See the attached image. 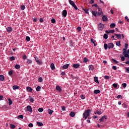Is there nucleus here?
I'll return each mask as SVG.
<instances>
[{"instance_id": "nucleus-30", "label": "nucleus", "mask_w": 129, "mask_h": 129, "mask_svg": "<svg viewBox=\"0 0 129 129\" xmlns=\"http://www.w3.org/2000/svg\"><path fill=\"white\" fill-rule=\"evenodd\" d=\"M89 59H88V58H87L86 57H84L83 59V62L84 63H87V62H89Z\"/></svg>"}, {"instance_id": "nucleus-36", "label": "nucleus", "mask_w": 129, "mask_h": 129, "mask_svg": "<svg viewBox=\"0 0 129 129\" xmlns=\"http://www.w3.org/2000/svg\"><path fill=\"white\" fill-rule=\"evenodd\" d=\"M38 82H40V83L43 82V78L41 77H40L38 78Z\"/></svg>"}, {"instance_id": "nucleus-53", "label": "nucleus", "mask_w": 129, "mask_h": 129, "mask_svg": "<svg viewBox=\"0 0 129 129\" xmlns=\"http://www.w3.org/2000/svg\"><path fill=\"white\" fill-rule=\"evenodd\" d=\"M22 59H23V60H26L27 59V55L26 54L23 55Z\"/></svg>"}, {"instance_id": "nucleus-49", "label": "nucleus", "mask_w": 129, "mask_h": 129, "mask_svg": "<svg viewBox=\"0 0 129 129\" xmlns=\"http://www.w3.org/2000/svg\"><path fill=\"white\" fill-rule=\"evenodd\" d=\"M103 78H104V79H106V80H107V79H109V78H110V77H109V76H104L103 77Z\"/></svg>"}, {"instance_id": "nucleus-7", "label": "nucleus", "mask_w": 129, "mask_h": 129, "mask_svg": "<svg viewBox=\"0 0 129 129\" xmlns=\"http://www.w3.org/2000/svg\"><path fill=\"white\" fill-rule=\"evenodd\" d=\"M55 89L58 91V92H62V88H61V87H60L59 85L56 86Z\"/></svg>"}, {"instance_id": "nucleus-13", "label": "nucleus", "mask_w": 129, "mask_h": 129, "mask_svg": "<svg viewBox=\"0 0 129 129\" xmlns=\"http://www.w3.org/2000/svg\"><path fill=\"white\" fill-rule=\"evenodd\" d=\"M102 20L103 22H107V21H108V18H107V16L104 15L102 17Z\"/></svg>"}, {"instance_id": "nucleus-23", "label": "nucleus", "mask_w": 129, "mask_h": 129, "mask_svg": "<svg viewBox=\"0 0 129 129\" xmlns=\"http://www.w3.org/2000/svg\"><path fill=\"white\" fill-rule=\"evenodd\" d=\"M50 68H51V70H55V64H54V63H52L50 64Z\"/></svg>"}, {"instance_id": "nucleus-26", "label": "nucleus", "mask_w": 129, "mask_h": 129, "mask_svg": "<svg viewBox=\"0 0 129 129\" xmlns=\"http://www.w3.org/2000/svg\"><path fill=\"white\" fill-rule=\"evenodd\" d=\"M70 116H71L72 117H74V116H75V112L72 111L70 113Z\"/></svg>"}, {"instance_id": "nucleus-21", "label": "nucleus", "mask_w": 129, "mask_h": 129, "mask_svg": "<svg viewBox=\"0 0 129 129\" xmlns=\"http://www.w3.org/2000/svg\"><path fill=\"white\" fill-rule=\"evenodd\" d=\"M47 111L49 114H50V115H52V114L54 112V111L52 110H51V109L50 108L47 109Z\"/></svg>"}, {"instance_id": "nucleus-2", "label": "nucleus", "mask_w": 129, "mask_h": 129, "mask_svg": "<svg viewBox=\"0 0 129 129\" xmlns=\"http://www.w3.org/2000/svg\"><path fill=\"white\" fill-rule=\"evenodd\" d=\"M34 58L35 59V61L36 62V63H37V64H38V65H42V64H43V62H42L41 60H39V58H38L37 57H34Z\"/></svg>"}, {"instance_id": "nucleus-42", "label": "nucleus", "mask_w": 129, "mask_h": 129, "mask_svg": "<svg viewBox=\"0 0 129 129\" xmlns=\"http://www.w3.org/2000/svg\"><path fill=\"white\" fill-rule=\"evenodd\" d=\"M14 73V71H13V70H11L9 72L8 74L9 75H10V76H12V75H13V73Z\"/></svg>"}, {"instance_id": "nucleus-17", "label": "nucleus", "mask_w": 129, "mask_h": 129, "mask_svg": "<svg viewBox=\"0 0 129 129\" xmlns=\"http://www.w3.org/2000/svg\"><path fill=\"white\" fill-rule=\"evenodd\" d=\"M89 70L90 71H93L94 70V67L92 65H89Z\"/></svg>"}, {"instance_id": "nucleus-59", "label": "nucleus", "mask_w": 129, "mask_h": 129, "mask_svg": "<svg viewBox=\"0 0 129 129\" xmlns=\"http://www.w3.org/2000/svg\"><path fill=\"white\" fill-rule=\"evenodd\" d=\"M124 57L125 58H128V59H129V54L127 53V54L124 55Z\"/></svg>"}, {"instance_id": "nucleus-47", "label": "nucleus", "mask_w": 129, "mask_h": 129, "mask_svg": "<svg viewBox=\"0 0 129 129\" xmlns=\"http://www.w3.org/2000/svg\"><path fill=\"white\" fill-rule=\"evenodd\" d=\"M122 105L124 108H127V105H126L125 103H123Z\"/></svg>"}, {"instance_id": "nucleus-44", "label": "nucleus", "mask_w": 129, "mask_h": 129, "mask_svg": "<svg viewBox=\"0 0 129 129\" xmlns=\"http://www.w3.org/2000/svg\"><path fill=\"white\" fill-rule=\"evenodd\" d=\"M110 27V28H114V27H115V23H111Z\"/></svg>"}, {"instance_id": "nucleus-45", "label": "nucleus", "mask_w": 129, "mask_h": 129, "mask_svg": "<svg viewBox=\"0 0 129 129\" xmlns=\"http://www.w3.org/2000/svg\"><path fill=\"white\" fill-rule=\"evenodd\" d=\"M26 41H27V42H30V41L31 40V38H30V37L27 36L26 37Z\"/></svg>"}, {"instance_id": "nucleus-5", "label": "nucleus", "mask_w": 129, "mask_h": 129, "mask_svg": "<svg viewBox=\"0 0 129 129\" xmlns=\"http://www.w3.org/2000/svg\"><path fill=\"white\" fill-rule=\"evenodd\" d=\"M26 109L27 111H29V112H30V113H32L33 112V109H32V106L30 105H28L26 107Z\"/></svg>"}, {"instance_id": "nucleus-37", "label": "nucleus", "mask_w": 129, "mask_h": 129, "mask_svg": "<svg viewBox=\"0 0 129 129\" xmlns=\"http://www.w3.org/2000/svg\"><path fill=\"white\" fill-rule=\"evenodd\" d=\"M15 69H20L21 68V66H20L19 64H16L15 66Z\"/></svg>"}, {"instance_id": "nucleus-51", "label": "nucleus", "mask_w": 129, "mask_h": 129, "mask_svg": "<svg viewBox=\"0 0 129 129\" xmlns=\"http://www.w3.org/2000/svg\"><path fill=\"white\" fill-rule=\"evenodd\" d=\"M112 86L114 87V88H117V84H113Z\"/></svg>"}, {"instance_id": "nucleus-28", "label": "nucleus", "mask_w": 129, "mask_h": 129, "mask_svg": "<svg viewBox=\"0 0 129 129\" xmlns=\"http://www.w3.org/2000/svg\"><path fill=\"white\" fill-rule=\"evenodd\" d=\"M94 94H98V93H100V90H95L94 91Z\"/></svg>"}, {"instance_id": "nucleus-34", "label": "nucleus", "mask_w": 129, "mask_h": 129, "mask_svg": "<svg viewBox=\"0 0 129 129\" xmlns=\"http://www.w3.org/2000/svg\"><path fill=\"white\" fill-rule=\"evenodd\" d=\"M36 91H41V86H38L36 88Z\"/></svg>"}, {"instance_id": "nucleus-46", "label": "nucleus", "mask_w": 129, "mask_h": 129, "mask_svg": "<svg viewBox=\"0 0 129 129\" xmlns=\"http://www.w3.org/2000/svg\"><path fill=\"white\" fill-rule=\"evenodd\" d=\"M112 61L115 63V64H117L118 63V61H117L116 60L114 59V58L112 59Z\"/></svg>"}, {"instance_id": "nucleus-8", "label": "nucleus", "mask_w": 129, "mask_h": 129, "mask_svg": "<svg viewBox=\"0 0 129 129\" xmlns=\"http://www.w3.org/2000/svg\"><path fill=\"white\" fill-rule=\"evenodd\" d=\"M6 30L8 33H12L13 32V28L12 27H7Z\"/></svg>"}, {"instance_id": "nucleus-4", "label": "nucleus", "mask_w": 129, "mask_h": 129, "mask_svg": "<svg viewBox=\"0 0 129 129\" xmlns=\"http://www.w3.org/2000/svg\"><path fill=\"white\" fill-rule=\"evenodd\" d=\"M104 29V25L102 23H100L98 24V30L100 31H102Z\"/></svg>"}, {"instance_id": "nucleus-41", "label": "nucleus", "mask_w": 129, "mask_h": 129, "mask_svg": "<svg viewBox=\"0 0 129 129\" xmlns=\"http://www.w3.org/2000/svg\"><path fill=\"white\" fill-rule=\"evenodd\" d=\"M10 128L14 129V128H16V125H15L13 124H10Z\"/></svg>"}, {"instance_id": "nucleus-22", "label": "nucleus", "mask_w": 129, "mask_h": 129, "mask_svg": "<svg viewBox=\"0 0 129 129\" xmlns=\"http://www.w3.org/2000/svg\"><path fill=\"white\" fill-rule=\"evenodd\" d=\"M68 67H69V64H66L62 66V69H68Z\"/></svg>"}, {"instance_id": "nucleus-27", "label": "nucleus", "mask_w": 129, "mask_h": 129, "mask_svg": "<svg viewBox=\"0 0 129 129\" xmlns=\"http://www.w3.org/2000/svg\"><path fill=\"white\" fill-rule=\"evenodd\" d=\"M5 80V76L3 75H0V81H4Z\"/></svg>"}, {"instance_id": "nucleus-10", "label": "nucleus", "mask_w": 129, "mask_h": 129, "mask_svg": "<svg viewBox=\"0 0 129 129\" xmlns=\"http://www.w3.org/2000/svg\"><path fill=\"white\" fill-rule=\"evenodd\" d=\"M96 41L95 40L93 39V38L91 39V43H92V44H94V46L96 47V46H97V43H96Z\"/></svg>"}, {"instance_id": "nucleus-63", "label": "nucleus", "mask_w": 129, "mask_h": 129, "mask_svg": "<svg viewBox=\"0 0 129 129\" xmlns=\"http://www.w3.org/2000/svg\"><path fill=\"white\" fill-rule=\"evenodd\" d=\"M126 73H129V67L125 69Z\"/></svg>"}, {"instance_id": "nucleus-56", "label": "nucleus", "mask_w": 129, "mask_h": 129, "mask_svg": "<svg viewBox=\"0 0 129 129\" xmlns=\"http://www.w3.org/2000/svg\"><path fill=\"white\" fill-rule=\"evenodd\" d=\"M77 30H78V32H81V27H78L77 28Z\"/></svg>"}, {"instance_id": "nucleus-19", "label": "nucleus", "mask_w": 129, "mask_h": 129, "mask_svg": "<svg viewBox=\"0 0 129 129\" xmlns=\"http://www.w3.org/2000/svg\"><path fill=\"white\" fill-rule=\"evenodd\" d=\"M94 81H95L96 83H97V84H99V81H98V78L97 77H94Z\"/></svg>"}, {"instance_id": "nucleus-18", "label": "nucleus", "mask_w": 129, "mask_h": 129, "mask_svg": "<svg viewBox=\"0 0 129 129\" xmlns=\"http://www.w3.org/2000/svg\"><path fill=\"white\" fill-rule=\"evenodd\" d=\"M26 90L28 92H32L33 91V89L31 87H27Z\"/></svg>"}, {"instance_id": "nucleus-39", "label": "nucleus", "mask_w": 129, "mask_h": 129, "mask_svg": "<svg viewBox=\"0 0 129 129\" xmlns=\"http://www.w3.org/2000/svg\"><path fill=\"white\" fill-rule=\"evenodd\" d=\"M104 48L105 49V50H107V48H108V45H107V44L105 43L104 44Z\"/></svg>"}, {"instance_id": "nucleus-54", "label": "nucleus", "mask_w": 129, "mask_h": 129, "mask_svg": "<svg viewBox=\"0 0 129 129\" xmlns=\"http://www.w3.org/2000/svg\"><path fill=\"white\" fill-rule=\"evenodd\" d=\"M10 60L11 61H14V60H16V58L14 57V56H11L10 57Z\"/></svg>"}, {"instance_id": "nucleus-31", "label": "nucleus", "mask_w": 129, "mask_h": 129, "mask_svg": "<svg viewBox=\"0 0 129 129\" xmlns=\"http://www.w3.org/2000/svg\"><path fill=\"white\" fill-rule=\"evenodd\" d=\"M32 62L33 61H32V60L30 59H27L26 62L27 64H32Z\"/></svg>"}, {"instance_id": "nucleus-35", "label": "nucleus", "mask_w": 129, "mask_h": 129, "mask_svg": "<svg viewBox=\"0 0 129 129\" xmlns=\"http://www.w3.org/2000/svg\"><path fill=\"white\" fill-rule=\"evenodd\" d=\"M9 100V105H12V104H13V101H12V99H11L10 98L8 99Z\"/></svg>"}, {"instance_id": "nucleus-48", "label": "nucleus", "mask_w": 129, "mask_h": 129, "mask_svg": "<svg viewBox=\"0 0 129 129\" xmlns=\"http://www.w3.org/2000/svg\"><path fill=\"white\" fill-rule=\"evenodd\" d=\"M116 46H118V47H119V46H121L120 41H117L116 43Z\"/></svg>"}, {"instance_id": "nucleus-50", "label": "nucleus", "mask_w": 129, "mask_h": 129, "mask_svg": "<svg viewBox=\"0 0 129 129\" xmlns=\"http://www.w3.org/2000/svg\"><path fill=\"white\" fill-rule=\"evenodd\" d=\"M121 86L123 87V88H125V87H126V83L122 84Z\"/></svg>"}, {"instance_id": "nucleus-15", "label": "nucleus", "mask_w": 129, "mask_h": 129, "mask_svg": "<svg viewBox=\"0 0 129 129\" xmlns=\"http://www.w3.org/2000/svg\"><path fill=\"white\" fill-rule=\"evenodd\" d=\"M114 47V44L112 43H109L108 45V49H111V48H113Z\"/></svg>"}, {"instance_id": "nucleus-14", "label": "nucleus", "mask_w": 129, "mask_h": 129, "mask_svg": "<svg viewBox=\"0 0 129 129\" xmlns=\"http://www.w3.org/2000/svg\"><path fill=\"white\" fill-rule=\"evenodd\" d=\"M105 33H106V34H113V33H114V30H110L109 31L106 30Z\"/></svg>"}, {"instance_id": "nucleus-33", "label": "nucleus", "mask_w": 129, "mask_h": 129, "mask_svg": "<svg viewBox=\"0 0 129 129\" xmlns=\"http://www.w3.org/2000/svg\"><path fill=\"white\" fill-rule=\"evenodd\" d=\"M69 4L71 5V6H72V7L75 4V3H74V2L72 0H69Z\"/></svg>"}, {"instance_id": "nucleus-32", "label": "nucleus", "mask_w": 129, "mask_h": 129, "mask_svg": "<svg viewBox=\"0 0 129 129\" xmlns=\"http://www.w3.org/2000/svg\"><path fill=\"white\" fill-rule=\"evenodd\" d=\"M126 54H129V49L126 50V51L124 52V51H123L122 55H125Z\"/></svg>"}, {"instance_id": "nucleus-20", "label": "nucleus", "mask_w": 129, "mask_h": 129, "mask_svg": "<svg viewBox=\"0 0 129 129\" xmlns=\"http://www.w3.org/2000/svg\"><path fill=\"white\" fill-rule=\"evenodd\" d=\"M13 89L14 90H17V89H20V86L18 85H14L13 86Z\"/></svg>"}, {"instance_id": "nucleus-43", "label": "nucleus", "mask_w": 129, "mask_h": 129, "mask_svg": "<svg viewBox=\"0 0 129 129\" xmlns=\"http://www.w3.org/2000/svg\"><path fill=\"white\" fill-rule=\"evenodd\" d=\"M39 112H43L44 111V109L43 108H39L38 109Z\"/></svg>"}, {"instance_id": "nucleus-57", "label": "nucleus", "mask_w": 129, "mask_h": 129, "mask_svg": "<svg viewBox=\"0 0 129 129\" xmlns=\"http://www.w3.org/2000/svg\"><path fill=\"white\" fill-rule=\"evenodd\" d=\"M73 8L75 9V10H76L77 11V10H78V8H77V6H76V5H74L73 6Z\"/></svg>"}, {"instance_id": "nucleus-64", "label": "nucleus", "mask_w": 129, "mask_h": 129, "mask_svg": "<svg viewBox=\"0 0 129 129\" xmlns=\"http://www.w3.org/2000/svg\"><path fill=\"white\" fill-rule=\"evenodd\" d=\"M81 99L83 100V99H85V96L83 95H82L81 96Z\"/></svg>"}, {"instance_id": "nucleus-58", "label": "nucleus", "mask_w": 129, "mask_h": 129, "mask_svg": "<svg viewBox=\"0 0 129 129\" xmlns=\"http://www.w3.org/2000/svg\"><path fill=\"white\" fill-rule=\"evenodd\" d=\"M18 118H21L22 119H23V118H24V115H19L18 116Z\"/></svg>"}, {"instance_id": "nucleus-61", "label": "nucleus", "mask_w": 129, "mask_h": 129, "mask_svg": "<svg viewBox=\"0 0 129 129\" xmlns=\"http://www.w3.org/2000/svg\"><path fill=\"white\" fill-rule=\"evenodd\" d=\"M39 22L40 23H43L44 22V20L43 19V18H41L39 19Z\"/></svg>"}, {"instance_id": "nucleus-62", "label": "nucleus", "mask_w": 129, "mask_h": 129, "mask_svg": "<svg viewBox=\"0 0 129 129\" xmlns=\"http://www.w3.org/2000/svg\"><path fill=\"white\" fill-rule=\"evenodd\" d=\"M92 7H95L97 9L98 8V7H99L98 5H97V4H93L92 5Z\"/></svg>"}, {"instance_id": "nucleus-24", "label": "nucleus", "mask_w": 129, "mask_h": 129, "mask_svg": "<svg viewBox=\"0 0 129 129\" xmlns=\"http://www.w3.org/2000/svg\"><path fill=\"white\" fill-rule=\"evenodd\" d=\"M114 35H115V36H116L117 39H121V34H115Z\"/></svg>"}, {"instance_id": "nucleus-16", "label": "nucleus", "mask_w": 129, "mask_h": 129, "mask_svg": "<svg viewBox=\"0 0 129 129\" xmlns=\"http://www.w3.org/2000/svg\"><path fill=\"white\" fill-rule=\"evenodd\" d=\"M34 97H32V96H29V99H28L27 100H29V101H30V102H34L35 101V99L33 98Z\"/></svg>"}, {"instance_id": "nucleus-60", "label": "nucleus", "mask_w": 129, "mask_h": 129, "mask_svg": "<svg viewBox=\"0 0 129 129\" xmlns=\"http://www.w3.org/2000/svg\"><path fill=\"white\" fill-rule=\"evenodd\" d=\"M97 114H99V115H100L102 113V112L101 111H97Z\"/></svg>"}, {"instance_id": "nucleus-11", "label": "nucleus", "mask_w": 129, "mask_h": 129, "mask_svg": "<svg viewBox=\"0 0 129 129\" xmlns=\"http://www.w3.org/2000/svg\"><path fill=\"white\" fill-rule=\"evenodd\" d=\"M105 119H107V116H103V117H102L100 119V121H104V120H105Z\"/></svg>"}, {"instance_id": "nucleus-52", "label": "nucleus", "mask_w": 129, "mask_h": 129, "mask_svg": "<svg viewBox=\"0 0 129 129\" xmlns=\"http://www.w3.org/2000/svg\"><path fill=\"white\" fill-rule=\"evenodd\" d=\"M51 23L52 24H55V23H56V20L55 19H54V18H52L51 19Z\"/></svg>"}, {"instance_id": "nucleus-3", "label": "nucleus", "mask_w": 129, "mask_h": 129, "mask_svg": "<svg viewBox=\"0 0 129 129\" xmlns=\"http://www.w3.org/2000/svg\"><path fill=\"white\" fill-rule=\"evenodd\" d=\"M92 14L94 17H98V16H100V13L97 12V11H92Z\"/></svg>"}, {"instance_id": "nucleus-55", "label": "nucleus", "mask_w": 129, "mask_h": 129, "mask_svg": "<svg viewBox=\"0 0 129 129\" xmlns=\"http://www.w3.org/2000/svg\"><path fill=\"white\" fill-rule=\"evenodd\" d=\"M117 98H118V99H122V97L121 96V95H118L117 96Z\"/></svg>"}, {"instance_id": "nucleus-25", "label": "nucleus", "mask_w": 129, "mask_h": 129, "mask_svg": "<svg viewBox=\"0 0 129 129\" xmlns=\"http://www.w3.org/2000/svg\"><path fill=\"white\" fill-rule=\"evenodd\" d=\"M37 125H38V126H43L44 124L41 122H37Z\"/></svg>"}, {"instance_id": "nucleus-9", "label": "nucleus", "mask_w": 129, "mask_h": 129, "mask_svg": "<svg viewBox=\"0 0 129 129\" xmlns=\"http://www.w3.org/2000/svg\"><path fill=\"white\" fill-rule=\"evenodd\" d=\"M128 48V44L125 43L124 48L122 49V51H124V52L125 53L126 50H127V48Z\"/></svg>"}, {"instance_id": "nucleus-12", "label": "nucleus", "mask_w": 129, "mask_h": 129, "mask_svg": "<svg viewBox=\"0 0 129 129\" xmlns=\"http://www.w3.org/2000/svg\"><path fill=\"white\" fill-rule=\"evenodd\" d=\"M98 13H100V16L101 17H102V16H103V13H102V10L101 9V8L98 7Z\"/></svg>"}, {"instance_id": "nucleus-40", "label": "nucleus", "mask_w": 129, "mask_h": 129, "mask_svg": "<svg viewBox=\"0 0 129 129\" xmlns=\"http://www.w3.org/2000/svg\"><path fill=\"white\" fill-rule=\"evenodd\" d=\"M104 39L106 40L108 38V35L107 34H104L103 36Z\"/></svg>"}, {"instance_id": "nucleus-1", "label": "nucleus", "mask_w": 129, "mask_h": 129, "mask_svg": "<svg viewBox=\"0 0 129 129\" xmlns=\"http://www.w3.org/2000/svg\"><path fill=\"white\" fill-rule=\"evenodd\" d=\"M91 111V110L90 109H87L86 111H85L84 113L83 114V117L84 118V119H86L87 117L90 115V112Z\"/></svg>"}, {"instance_id": "nucleus-6", "label": "nucleus", "mask_w": 129, "mask_h": 129, "mask_svg": "<svg viewBox=\"0 0 129 129\" xmlns=\"http://www.w3.org/2000/svg\"><path fill=\"white\" fill-rule=\"evenodd\" d=\"M62 16L63 18H66L67 16V10H64L62 12Z\"/></svg>"}, {"instance_id": "nucleus-29", "label": "nucleus", "mask_w": 129, "mask_h": 129, "mask_svg": "<svg viewBox=\"0 0 129 129\" xmlns=\"http://www.w3.org/2000/svg\"><path fill=\"white\" fill-rule=\"evenodd\" d=\"M79 66H80V65H79L78 64H73V67H74V68H75V69H77V68H79Z\"/></svg>"}, {"instance_id": "nucleus-38", "label": "nucleus", "mask_w": 129, "mask_h": 129, "mask_svg": "<svg viewBox=\"0 0 129 129\" xmlns=\"http://www.w3.org/2000/svg\"><path fill=\"white\" fill-rule=\"evenodd\" d=\"M20 7L21 11H24L25 9H26V6H25V5H21Z\"/></svg>"}]
</instances>
